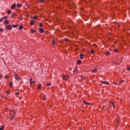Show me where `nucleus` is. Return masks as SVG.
<instances>
[{
    "label": "nucleus",
    "instance_id": "a878e982",
    "mask_svg": "<svg viewBox=\"0 0 130 130\" xmlns=\"http://www.w3.org/2000/svg\"><path fill=\"white\" fill-rule=\"evenodd\" d=\"M109 53H110V52H108V51H107V52H105V54H106V55H109Z\"/></svg>",
    "mask_w": 130,
    "mask_h": 130
},
{
    "label": "nucleus",
    "instance_id": "6e6552de",
    "mask_svg": "<svg viewBox=\"0 0 130 130\" xmlns=\"http://www.w3.org/2000/svg\"><path fill=\"white\" fill-rule=\"evenodd\" d=\"M35 24V22H34V20H31V21L30 22V25H31V26L34 25Z\"/></svg>",
    "mask_w": 130,
    "mask_h": 130
},
{
    "label": "nucleus",
    "instance_id": "37998d69",
    "mask_svg": "<svg viewBox=\"0 0 130 130\" xmlns=\"http://www.w3.org/2000/svg\"><path fill=\"white\" fill-rule=\"evenodd\" d=\"M127 70L128 71H130V68H127Z\"/></svg>",
    "mask_w": 130,
    "mask_h": 130
},
{
    "label": "nucleus",
    "instance_id": "2eb2a0df",
    "mask_svg": "<svg viewBox=\"0 0 130 130\" xmlns=\"http://www.w3.org/2000/svg\"><path fill=\"white\" fill-rule=\"evenodd\" d=\"M80 59H83V58H84V54H81L80 55Z\"/></svg>",
    "mask_w": 130,
    "mask_h": 130
},
{
    "label": "nucleus",
    "instance_id": "4c0bfd02",
    "mask_svg": "<svg viewBox=\"0 0 130 130\" xmlns=\"http://www.w3.org/2000/svg\"><path fill=\"white\" fill-rule=\"evenodd\" d=\"M19 94H20V93H19V92H16V94H15V95H16V96H18V95H19Z\"/></svg>",
    "mask_w": 130,
    "mask_h": 130
},
{
    "label": "nucleus",
    "instance_id": "a211bd4d",
    "mask_svg": "<svg viewBox=\"0 0 130 130\" xmlns=\"http://www.w3.org/2000/svg\"><path fill=\"white\" fill-rule=\"evenodd\" d=\"M11 13H12V11L11 10H7V14L8 15H10V14H11Z\"/></svg>",
    "mask_w": 130,
    "mask_h": 130
},
{
    "label": "nucleus",
    "instance_id": "7c9ffc66",
    "mask_svg": "<svg viewBox=\"0 0 130 130\" xmlns=\"http://www.w3.org/2000/svg\"><path fill=\"white\" fill-rule=\"evenodd\" d=\"M49 86H51V84H50V83L47 84V87H49Z\"/></svg>",
    "mask_w": 130,
    "mask_h": 130
},
{
    "label": "nucleus",
    "instance_id": "393cba45",
    "mask_svg": "<svg viewBox=\"0 0 130 130\" xmlns=\"http://www.w3.org/2000/svg\"><path fill=\"white\" fill-rule=\"evenodd\" d=\"M10 87H13V82H10L9 84Z\"/></svg>",
    "mask_w": 130,
    "mask_h": 130
},
{
    "label": "nucleus",
    "instance_id": "9d476101",
    "mask_svg": "<svg viewBox=\"0 0 130 130\" xmlns=\"http://www.w3.org/2000/svg\"><path fill=\"white\" fill-rule=\"evenodd\" d=\"M4 23H5L6 25H8V24H9V23H10V22H9V20H6L4 21Z\"/></svg>",
    "mask_w": 130,
    "mask_h": 130
},
{
    "label": "nucleus",
    "instance_id": "79ce46f5",
    "mask_svg": "<svg viewBox=\"0 0 130 130\" xmlns=\"http://www.w3.org/2000/svg\"><path fill=\"white\" fill-rule=\"evenodd\" d=\"M114 52H117V50H114Z\"/></svg>",
    "mask_w": 130,
    "mask_h": 130
},
{
    "label": "nucleus",
    "instance_id": "ea45409f",
    "mask_svg": "<svg viewBox=\"0 0 130 130\" xmlns=\"http://www.w3.org/2000/svg\"><path fill=\"white\" fill-rule=\"evenodd\" d=\"M64 40H65V41H66V42L69 41V39H65Z\"/></svg>",
    "mask_w": 130,
    "mask_h": 130
},
{
    "label": "nucleus",
    "instance_id": "6ab92c4d",
    "mask_svg": "<svg viewBox=\"0 0 130 130\" xmlns=\"http://www.w3.org/2000/svg\"><path fill=\"white\" fill-rule=\"evenodd\" d=\"M17 8H22V5H21V4H18Z\"/></svg>",
    "mask_w": 130,
    "mask_h": 130
},
{
    "label": "nucleus",
    "instance_id": "f8f14e48",
    "mask_svg": "<svg viewBox=\"0 0 130 130\" xmlns=\"http://www.w3.org/2000/svg\"><path fill=\"white\" fill-rule=\"evenodd\" d=\"M83 103L85 104L86 105H90V103H87V102L83 101Z\"/></svg>",
    "mask_w": 130,
    "mask_h": 130
},
{
    "label": "nucleus",
    "instance_id": "a18cd8bd",
    "mask_svg": "<svg viewBox=\"0 0 130 130\" xmlns=\"http://www.w3.org/2000/svg\"><path fill=\"white\" fill-rule=\"evenodd\" d=\"M2 75L0 74V79H1V78H2Z\"/></svg>",
    "mask_w": 130,
    "mask_h": 130
},
{
    "label": "nucleus",
    "instance_id": "cd10ccee",
    "mask_svg": "<svg viewBox=\"0 0 130 130\" xmlns=\"http://www.w3.org/2000/svg\"><path fill=\"white\" fill-rule=\"evenodd\" d=\"M33 19H34V20H37V16H36L34 17Z\"/></svg>",
    "mask_w": 130,
    "mask_h": 130
},
{
    "label": "nucleus",
    "instance_id": "72a5a7b5",
    "mask_svg": "<svg viewBox=\"0 0 130 130\" xmlns=\"http://www.w3.org/2000/svg\"><path fill=\"white\" fill-rule=\"evenodd\" d=\"M3 18H4V20H6V19H8V17L4 16V17H3Z\"/></svg>",
    "mask_w": 130,
    "mask_h": 130
},
{
    "label": "nucleus",
    "instance_id": "49530a36",
    "mask_svg": "<svg viewBox=\"0 0 130 130\" xmlns=\"http://www.w3.org/2000/svg\"><path fill=\"white\" fill-rule=\"evenodd\" d=\"M44 100H45V99H43V101H44Z\"/></svg>",
    "mask_w": 130,
    "mask_h": 130
},
{
    "label": "nucleus",
    "instance_id": "c03bdc74",
    "mask_svg": "<svg viewBox=\"0 0 130 130\" xmlns=\"http://www.w3.org/2000/svg\"><path fill=\"white\" fill-rule=\"evenodd\" d=\"M114 83L115 84V85H118V84H116V83H115V82H114Z\"/></svg>",
    "mask_w": 130,
    "mask_h": 130
},
{
    "label": "nucleus",
    "instance_id": "9b49d317",
    "mask_svg": "<svg viewBox=\"0 0 130 130\" xmlns=\"http://www.w3.org/2000/svg\"><path fill=\"white\" fill-rule=\"evenodd\" d=\"M91 71L92 73H96L97 72V69L94 68V69H92Z\"/></svg>",
    "mask_w": 130,
    "mask_h": 130
},
{
    "label": "nucleus",
    "instance_id": "412c9836",
    "mask_svg": "<svg viewBox=\"0 0 130 130\" xmlns=\"http://www.w3.org/2000/svg\"><path fill=\"white\" fill-rule=\"evenodd\" d=\"M12 27H13L14 28H17L18 27V25H17L13 24L12 25Z\"/></svg>",
    "mask_w": 130,
    "mask_h": 130
},
{
    "label": "nucleus",
    "instance_id": "f257e3e1",
    "mask_svg": "<svg viewBox=\"0 0 130 130\" xmlns=\"http://www.w3.org/2000/svg\"><path fill=\"white\" fill-rule=\"evenodd\" d=\"M14 76H15V80H16V81H20V78H19V76L16 73L15 74Z\"/></svg>",
    "mask_w": 130,
    "mask_h": 130
},
{
    "label": "nucleus",
    "instance_id": "4be33fe9",
    "mask_svg": "<svg viewBox=\"0 0 130 130\" xmlns=\"http://www.w3.org/2000/svg\"><path fill=\"white\" fill-rule=\"evenodd\" d=\"M52 44H53V45H55V40H53V41H52Z\"/></svg>",
    "mask_w": 130,
    "mask_h": 130
},
{
    "label": "nucleus",
    "instance_id": "58836bf2",
    "mask_svg": "<svg viewBox=\"0 0 130 130\" xmlns=\"http://www.w3.org/2000/svg\"><path fill=\"white\" fill-rule=\"evenodd\" d=\"M7 94L10 95V91H7Z\"/></svg>",
    "mask_w": 130,
    "mask_h": 130
},
{
    "label": "nucleus",
    "instance_id": "20e7f679",
    "mask_svg": "<svg viewBox=\"0 0 130 130\" xmlns=\"http://www.w3.org/2000/svg\"><path fill=\"white\" fill-rule=\"evenodd\" d=\"M62 78L64 81L68 80V76L66 75H62Z\"/></svg>",
    "mask_w": 130,
    "mask_h": 130
},
{
    "label": "nucleus",
    "instance_id": "a19ab883",
    "mask_svg": "<svg viewBox=\"0 0 130 130\" xmlns=\"http://www.w3.org/2000/svg\"><path fill=\"white\" fill-rule=\"evenodd\" d=\"M5 79H8V76H7V75H5Z\"/></svg>",
    "mask_w": 130,
    "mask_h": 130
},
{
    "label": "nucleus",
    "instance_id": "f03ea898",
    "mask_svg": "<svg viewBox=\"0 0 130 130\" xmlns=\"http://www.w3.org/2000/svg\"><path fill=\"white\" fill-rule=\"evenodd\" d=\"M6 29H7V30H12V25H8L7 26H6Z\"/></svg>",
    "mask_w": 130,
    "mask_h": 130
},
{
    "label": "nucleus",
    "instance_id": "de8ad7c7",
    "mask_svg": "<svg viewBox=\"0 0 130 130\" xmlns=\"http://www.w3.org/2000/svg\"><path fill=\"white\" fill-rule=\"evenodd\" d=\"M20 19L22 20V18H21Z\"/></svg>",
    "mask_w": 130,
    "mask_h": 130
},
{
    "label": "nucleus",
    "instance_id": "5701e85b",
    "mask_svg": "<svg viewBox=\"0 0 130 130\" xmlns=\"http://www.w3.org/2000/svg\"><path fill=\"white\" fill-rule=\"evenodd\" d=\"M23 28V26H19V27L18 28L19 30H22Z\"/></svg>",
    "mask_w": 130,
    "mask_h": 130
},
{
    "label": "nucleus",
    "instance_id": "e433bc0d",
    "mask_svg": "<svg viewBox=\"0 0 130 130\" xmlns=\"http://www.w3.org/2000/svg\"><path fill=\"white\" fill-rule=\"evenodd\" d=\"M3 31H4V29H3L2 28H0V32H3Z\"/></svg>",
    "mask_w": 130,
    "mask_h": 130
},
{
    "label": "nucleus",
    "instance_id": "09e8293b",
    "mask_svg": "<svg viewBox=\"0 0 130 130\" xmlns=\"http://www.w3.org/2000/svg\"><path fill=\"white\" fill-rule=\"evenodd\" d=\"M0 116H1V114H0Z\"/></svg>",
    "mask_w": 130,
    "mask_h": 130
},
{
    "label": "nucleus",
    "instance_id": "473e14b6",
    "mask_svg": "<svg viewBox=\"0 0 130 130\" xmlns=\"http://www.w3.org/2000/svg\"><path fill=\"white\" fill-rule=\"evenodd\" d=\"M40 3H42V4H43L44 3V0H40Z\"/></svg>",
    "mask_w": 130,
    "mask_h": 130
},
{
    "label": "nucleus",
    "instance_id": "ddd939ff",
    "mask_svg": "<svg viewBox=\"0 0 130 130\" xmlns=\"http://www.w3.org/2000/svg\"><path fill=\"white\" fill-rule=\"evenodd\" d=\"M35 83V81H32V78H30V84H34Z\"/></svg>",
    "mask_w": 130,
    "mask_h": 130
},
{
    "label": "nucleus",
    "instance_id": "39448f33",
    "mask_svg": "<svg viewBox=\"0 0 130 130\" xmlns=\"http://www.w3.org/2000/svg\"><path fill=\"white\" fill-rule=\"evenodd\" d=\"M16 7V4H13L11 7V9H12V10H14V9H15Z\"/></svg>",
    "mask_w": 130,
    "mask_h": 130
},
{
    "label": "nucleus",
    "instance_id": "7ed1b4c3",
    "mask_svg": "<svg viewBox=\"0 0 130 130\" xmlns=\"http://www.w3.org/2000/svg\"><path fill=\"white\" fill-rule=\"evenodd\" d=\"M10 115L12 116H15V111H10Z\"/></svg>",
    "mask_w": 130,
    "mask_h": 130
},
{
    "label": "nucleus",
    "instance_id": "f3484780",
    "mask_svg": "<svg viewBox=\"0 0 130 130\" xmlns=\"http://www.w3.org/2000/svg\"><path fill=\"white\" fill-rule=\"evenodd\" d=\"M42 85L41 84H40L38 85V87H37V89H40V88H41Z\"/></svg>",
    "mask_w": 130,
    "mask_h": 130
},
{
    "label": "nucleus",
    "instance_id": "f704fd0d",
    "mask_svg": "<svg viewBox=\"0 0 130 130\" xmlns=\"http://www.w3.org/2000/svg\"><path fill=\"white\" fill-rule=\"evenodd\" d=\"M90 52L93 54V53H94V50H91Z\"/></svg>",
    "mask_w": 130,
    "mask_h": 130
},
{
    "label": "nucleus",
    "instance_id": "c756f323",
    "mask_svg": "<svg viewBox=\"0 0 130 130\" xmlns=\"http://www.w3.org/2000/svg\"><path fill=\"white\" fill-rule=\"evenodd\" d=\"M3 20H4V17L1 18L0 19V22H3Z\"/></svg>",
    "mask_w": 130,
    "mask_h": 130
},
{
    "label": "nucleus",
    "instance_id": "aec40b11",
    "mask_svg": "<svg viewBox=\"0 0 130 130\" xmlns=\"http://www.w3.org/2000/svg\"><path fill=\"white\" fill-rule=\"evenodd\" d=\"M16 16H17V15L16 13H13L12 15V17H16Z\"/></svg>",
    "mask_w": 130,
    "mask_h": 130
},
{
    "label": "nucleus",
    "instance_id": "4468645a",
    "mask_svg": "<svg viewBox=\"0 0 130 130\" xmlns=\"http://www.w3.org/2000/svg\"><path fill=\"white\" fill-rule=\"evenodd\" d=\"M43 32H44V29H43V28H40V33H43Z\"/></svg>",
    "mask_w": 130,
    "mask_h": 130
},
{
    "label": "nucleus",
    "instance_id": "b1692460",
    "mask_svg": "<svg viewBox=\"0 0 130 130\" xmlns=\"http://www.w3.org/2000/svg\"><path fill=\"white\" fill-rule=\"evenodd\" d=\"M78 69H75L74 71H73V73H78Z\"/></svg>",
    "mask_w": 130,
    "mask_h": 130
},
{
    "label": "nucleus",
    "instance_id": "2f4dec72",
    "mask_svg": "<svg viewBox=\"0 0 130 130\" xmlns=\"http://www.w3.org/2000/svg\"><path fill=\"white\" fill-rule=\"evenodd\" d=\"M4 126L2 125L1 127H0V130H3L4 129Z\"/></svg>",
    "mask_w": 130,
    "mask_h": 130
},
{
    "label": "nucleus",
    "instance_id": "0eeeda50",
    "mask_svg": "<svg viewBox=\"0 0 130 130\" xmlns=\"http://www.w3.org/2000/svg\"><path fill=\"white\" fill-rule=\"evenodd\" d=\"M110 104H112V105L113 106V108H115V105H114V103H113L112 102H110Z\"/></svg>",
    "mask_w": 130,
    "mask_h": 130
},
{
    "label": "nucleus",
    "instance_id": "c85d7f7f",
    "mask_svg": "<svg viewBox=\"0 0 130 130\" xmlns=\"http://www.w3.org/2000/svg\"><path fill=\"white\" fill-rule=\"evenodd\" d=\"M13 119H14V116H12L10 117V120H13Z\"/></svg>",
    "mask_w": 130,
    "mask_h": 130
},
{
    "label": "nucleus",
    "instance_id": "dca6fc26",
    "mask_svg": "<svg viewBox=\"0 0 130 130\" xmlns=\"http://www.w3.org/2000/svg\"><path fill=\"white\" fill-rule=\"evenodd\" d=\"M30 31H31V33H32V34L36 32V30H35L34 29H31Z\"/></svg>",
    "mask_w": 130,
    "mask_h": 130
},
{
    "label": "nucleus",
    "instance_id": "bb28decb",
    "mask_svg": "<svg viewBox=\"0 0 130 130\" xmlns=\"http://www.w3.org/2000/svg\"><path fill=\"white\" fill-rule=\"evenodd\" d=\"M123 82V80H122L121 81H119V83L118 85H120V84H121V83Z\"/></svg>",
    "mask_w": 130,
    "mask_h": 130
},
{
    "label": "nucleus",
    "instance_id": "1a4fd4ad",
    "mask_svg": "<svg viewBox=\"0 0 130 130\" xmlns=\"http://www.w3.org/2000/svg\"><path fill=\"white\" fill-rule=\"evenodd\" d=\"M81 63H82V60H78L77 62V64H81Z\"/></svg>",
    "mask_w": 130,
    "mask_h": 130
},
{
    "label": "nucleus",
    "instance_id": "423d86ee",
    "mask_svg": "<svg viewBox=\"0 0 130 130\" xmlns=\"http://www.w3.org/2000/svg\"><path fill=\"white\" fill-rule=\"evenodd\" d=\"M101 83H102V84H104L105 85H108V84H109V82L107 81H102Z\"/></svg>",
    "mask_w": 130,
    "mask_h": 130
},
{
    "label": "nucleus",
    "instance_id": "c9c22d12",
    "mask_svg": "<svg viewBox=\"0 0 130 130\" xmlns=\"http://www.w3.org/2000/svg\"><path fill=\"white\" fill-rule=\"evenodd\" d=\"M40 27H43L42 23H40Z\"/></svg>",
    "mask_w": 130,
    "mask_h": 130
}]
</instances>
